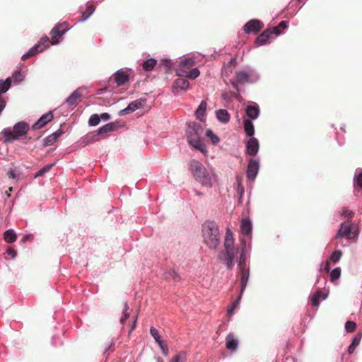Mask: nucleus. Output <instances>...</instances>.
<instances>
[{"instance_id": "f257e3e1", "label": "nucleus", "mask_w": 362, "mask_h": 362, "mask_svg": "<svg viewBox=\"0 0 362 362\" xmlns=\"http://www.w3.org/2000/svg\"><path fill=\"white\" fill-rule=\"evenodd\" d=\"M189 169L196 180L204 187H211L216 180L215 175L211 171H207L197 160H193L189 163Z\"/></svg>"}, {"instance_id": "f03ea898", "label": "nucleus", "mask_w": 362, "mask_h": 362, "mask_svg": "<svg viewBox=\"0 0 362 362\" xmlns=\"http://www.w3.org/2000/svg\"><path fill=\"white\" fill-rule=\"evenodd\" d=\"M204 243L211 249H216L220 243V233L218 226L213 221L204 222L202 228Z\"/></svg>"}, {"instance_id": "7ed1b4c3", "label": "nucleus", "mask_w": 362, "mask_h": 362, "mask_svg": "<svg viewBox=\"0 0 362 362\" xmlns=\"http://www.w3.org/2000/svg\"><path fill=\"white\" fill-rule=\"evenodd\" d=\"M195 64L194 60L192 57H186L182 59L179 66L176 68V74L177 76H184L190 79L197 78L200 72L198 69H191Z\"/></svg>"}, {"instance_id": "20e7f679", "label": "nucleus", "mask_w": 362, "mask_h": 362, "mask_svg": "<svg viewBox=\"0 0 362 362\" xmlns=\"http://www.w3.org/2000/svg\"><path fill=\"white\" fill-rule=\"evenodd\" d=\"M224 248L226 252L225 262L228 268L231 269L233 265L235 250L234 248L233 235L229 228L226 229L224 239Z\"/></svg>"}, {"instance_id": "39448f33", "label": "nucleus", "mask_w": 362, "mask_h": 362, "mask_svg": "<svg viewBox=\"0 0 362 362\" xmlns=\"http://www.w3.org/2000/svg\"><path fill=\"white\" fill-rule=\"evenodd\" d=\"M236 252L240 254V260H239V267L240 269L242 272L241 274V284H242V288L240 291V295H242L244 289L247 286V283L249 279V270L248 269L245 268V262L246 259V253H247V249H246V243L244 240H242L240 244V247H238L236 250Z\"/></svg>"}, {"instance_id": "423d86ee", "label": "nucleus", "mask_w": 362, "mask_h": 362, "mask_svg": "<svg viewBox=\"0 0 362 362\" xmlns=\"http://www.w3.org/2000/svg\"><path fill=\"white\" fill-rule=\"evenodd\" d=\"M259 78V74L257 71L251 68H247L245 70L239 71L236 73L235 81L236 83H255Z\"/></svg>"}, {"instance_id": "0eeeda50", "label": "nucleus", "mask_w": 362, "mask_h": 362, "mask_svg": "<svg viewBox=\"0 0 362 362\" xmlns=\"http://www.w3.org/2000/svg\"><path fill=\"white\" fill-rule=\"evenodd\" d=\"M30 129V125L25 122H19L16 123L13 128L4 129L1 134L2 136H23L26 134Z\"/></svg>"}, {"instance_id": "6e6552de", "label": "nucleus", "mask_w": 362, "mask_h": 362, "mask_svg": "<svg viewBox=\"0 0 362 362\" xmlns=\"http://www.w3.org/2000/svg\"><path fill=\"white\" fill-rule=\"evenodd\" d=\"M357 235L358 233L355 228L350 223L347 222L341 224V228L336 235V238H346L351 240L356 238Z\"/></svg>"}, {"instance_id": "1a4fd4ad", "label": "nucleus", "mask_w": 362, "mask_h": 362, "mask_svg": "<svg viewBox=\"0 0 362 362\" xmlns=\"http://www.w3.org/2000/svg\"><path fill=\"white\" fill-rule=\"evenodd\" d=\"M49 41L47 37H42L39 43L31 47L28 52L22 56L23 59L33 56L38 52H41L49 47Z\"/></svg>"}, {"instance_id": "9d476101", "label": "nucleus", "mask_w": 362, "mask_h": 362, "mask_svg": "<svg viewBox=\"0 0 362 362\" xmlns=\"http://www.w3.org/2000/svg\"><path fill=\"white\" fill-rule=\"evenodd\" d=\"M209 139L206 140V137H189L188 143L189 146L204 154L207 153L206 144Z\"/></svg>"}, {"instance_id": "9b49d317", "label": "nucleus", "mask_w": 362, "mask_h": 362, "mask_svg": "<svg viewBox=\"0 0 362 362\" xmlns=\"http://www.w3.org/2000/svg\"><path fill=\"white\" fill-rule=\"evenodd\" d=\"M146 103V101L144 99L136 100L130 103L126 108L121 110L119 112V115L124 116L136 111V110L143 108L145 106Z\"/></svg>"}, {"instance_id": "f8f14e48", "label": "nucleus", "mask_w": 362, "mask_h": 362, "mask_svg": "<svg viewBox=\"0 0 362 362\" xmlns=\"http://www.w3.org/2000/svg\"><path fill=\"white\" fill-rule=\"evenodd\" d=\"M69 29V28L66 23L60 24L59 25L53 28L51 31V44L53 45H57L59 43V41L56 40V37L58 36L63 35Z\"/></svg>"}, {"instance_id": "ddd939ff", "label": "nucleus", "mask_w": 362, "mask_h": 362, "mask_svg": "<svg viewBox=\"0 0 362 362\" xmlns=\"http://www.w3.org/2000/svg\"><path fill=\"white\" fill-rule=\"evenodd\" d=\"M189 88V83L185 78H180L174 81L173 85V92L175 95H178L180 91H186Z\"/></svg>"}, {"instance_id": "4468645a", "label": "nucleus", "mask_w": 362, "mask_h": 362, "mask_svg": "<svg viewBox=\"0 0 362 362\" xmlns=\"http://www.w3.org/2000/svg\"><path fill=\"white\" fill-rule=\"evenodd\" d=\"M273 33L279 35V33H278V27H274L272 29H267L264 31L259 36L257 37L255 40V43L257 45H264L267 42L269 36Z\"/></svg>"}, {"instance_id": "2eb2a0df", "label": "nucleus", "mask_w": 362, "mask_h": 362, "mask_svg": "<svg viewBox=\"0 0 362 362\" xmlns=\"http://www.w3.org/2000/svg\"><path fill=\"white\" fill-rule=\"evenodd\" d=\"M129 73L128 70L120 69L114 76V80L117 86L124 85L129 81Z\"/></svg>"}, {"instance_id": "dca6fc26", "label": "nucleus", "mask_w": 362, "mask_h": 362, "mask_svg": "<svg viewBox=\"0 0 362 362\" xmlns=\"http://www.w3.org/2000/svg\"><path fill=\"white\" fill-rule=\"evenodd\" d=\"M53 119V115L52 112H49L42 116L32 126L34 130L40 129L46 125L49 122Z\"/></svg>"}, {"instance_id": "f3484780", "label": "nucleus", "mask_w": 362, "mask_h": 362, "mask_svg": "<svg viewBox=\"0 0 362 362\" xmlns=\"http://www.w3.org/2000/svg\"><path fill=\"white\" fill-rule=\"evenodd\" d=\"M263 27V24L258 20H251L248 21L244 26V31L246 33L252 32H257Z\"/></svg>"}, {"instance_id": "a211bd4d", "label": "nucleus", "mask_w": 362, "mask_h": 362, "mask_svg": "<svg viewBox=\"0 0 362 362\" xmlns=\"http://www.w3.org/2000/svg\"><path fill=\"white\" fill-rule=\"evenodd\" d=\"M204 130L200 124L189 122L187 128V132L189 136H201Z\"/></svg>"}, {"instance_id": "6ab92c4d", "label": "nucleus", "mask_w": 362, "mask_h": 362, "mask_svg": "<svg viewBox=\"0 0 362 362\" xmlns=\"http://www.w3.org/2000/svg\"><path fill=\"white\" fill-rule=\"evenodd\" d=\"M259 163L255 160H250L248 162L247 169V176L248 178L255 179L257 176V173L259 171Z\"/></svg>"}, {"instance_id": "aec40b11", "label": "nucleus", "mask_w": 362, "mask_h": 362, "mask_svg": "<svg viewBox=\"0 0 362 362\" xmlns=\"http://www.w3.org/2000/svg\"><path fill=\"white\" fill-rule=\"evenodd\" d=\"M206 107L207 103L205 100H202L197 109L195 111V117L200 122H204L206 116Z\"/></svg>"}, {"instance_id": "412c9836", "label": "nucleus", "mask_w": 362, "mask_h": 362, "mask_svg": "<svg viewBox=\"0 0 362 362\" xmlns=\"http://www.w3.org/2000/svg\"><path fill=\"white\" fill-rule=\"evenodd\" d=\"M247 153L250 156H255L259 150L258 141L255 138H250L246 144Z\"/></svg>"}, {"instance_id": "4be33fe9", "label": "nucleus", "mask_w": 362, "mask_h": 362, "mask_svg": "<svg viewBox=\"0 0 362 362\" xmlns=\"http://www.w3.org/2000/svg\"><path fill=\"white\" fill-rule=\"evenodd\" d=\"M245 111L247 115L252 119L257 118L259 114V107L255 103L248 105L246 107Z\"/></svg>"}, {"instance_id": "5701e85b", "label": "nucleus", "mask_w": 362, "mask_h": 362, "mask_svg": "<svg viewBox=\"0 0 362 362\" xmlns=\"http://www.w3.org/2000/svg\"><path fill=\"white\" fill-rule=\"evenodd\" d=\"M238 341L234 335L229 334L226 338V346L228 349L235 351L237 349Z\"/></svg>"}, {"instance_id": "b1692460", "label": "nucleus", "mask_w": 362, "mask_h": 362, "mask_svg": "<svg viewBox=\"0 0 362 362\" xmlns=\"http://www.w3.org/2000/svg\"><path fill=\"white\" fill-rule=\"evenodd\" d=\"M217 119L222 123H227L230 120V115L226 110L219 109L216 111Z\"/></svg>"}, {"instance_id": "393cba45", "label": "nucleus", "mask_w": 362, "mask_h": 362, "mask_svg": "<svg viewBox=\"0 0 362 362\" xmlns=\"http://www.w3.org/2000/svg\"><path fill=\"white\" fill-rule=\"evenodd\" d=\"M240 230L243 234H249L252 230L251 221L247 218H243L240 224Z\"/></svg>"}, {"instance_id": "a878e982", "label": "nucleus", "mask_w": 362, "mask_h": 362, "mask_svg": "<svg viewBox=\"0 0 362 362\" xmlns=\"http://www.w3.org/2000/svg\"><path fill=\"white\" fill-rule=\"evenodd\" d=\"M81 96V93L80 89H77L74 90L66 99V103L69 105H74L78 99Z\"/></svg>"}, {"instance_id": "bb28decb", "label": "nucleus", "mask_w": 362, "mask_h": 362, "mask_svg": "<svg viewBox=\"0 0 362 362\" xmlns=\"http://www.w3.org/2000/svg\"><path fill=\"white\" fill-rule=\"evenodd\" d=\"M4 240L8 243H11L16 240V233L13 230L9 229L5 231Z\"/></svg>"}, {"instance_id": "cd10ccee", "label": "nucleus", "mask_w": 362, "mask_h": 362, "mask_svg": "<svg viewBox=\"0 0 362 362\" xmlns=\"http://www.w3.org/2000/svg\"><path fill=\"white\" fill-rule=\"evenodd\" d=\"M244 129L247 136H253L255 133L254 126L251 121L249 119H245L244 121Z\"/></svg>"}, {"instance_id": "c85d7f7f", "label": "nucleus", "mask_w": 362, "mask_h": 362, "mask_svg": "<svg viewBox=\"0 0 362 362\" xmlns=\"http://www.w3.org/2000/svg\"><path fill=\"white\" fill-rule=\"evenodd\" d=\"M117 128V125L113 122L106 124L99 129L100 134L108 133L113 132Z\"/></svg>"}, {"instance_id": "c756f323", "label": "nucleus", "mask_w": 362, "mask_h": 362, "mask_svg": "<svg viewBox=\"0 0 362 362\" xmlns=\"http://www.w3.org/2000/svg\"><path fill=\"white\" fill-rule=\"evenodd\" d=\"M157 62L155 59L151 58L145 61L143 64V69L146 71L152 70L156 66Z\"/></svg>"}, {"instance_id": "7c9ffc66", "label": "nucleus", "mask_w": 362, "mask_h": 362, "mask_svg": "<svg viewBox=\"0 0 362 362\" xmlns=\"http://www.w3.org/2000/svg\"><path fill=\"white\" fill-rule=\"evenodd\" d=\"M320 298H322V299H325L327 298V295L322 293L320 291H318L312 297L311 300H312V303L314 306L319 305Z\"/></svg>"}, {"instance_id": "2f4dec72", "label": "nucleus", "mask_w": 362, "mask_h": 362, "mask_svg": "<svg viewBox=\"0 0 362 362\" xmlns=\"http://www.w3.org/2000/svg\"><path fill=\"white\" fill-rule=\"evenodd\" d=\"M11 86V79L8 78L6 80H0V94L6 93Z\"/></svg>"}, {"instance_id": "473e14b6", "label": "nucleus", "mask_w": 362, "mask_h": 362, "mask_svg": "<svg viewBox=\"0 0 362 362\" xmlns=\"http://www.w3.org/2000/svg\"><path fill=\"white\" fill-rule=\"evenodd\" d=\"M186 354L185 352H180L174 356L169 362H185Z\"/></svg>"}, {"instance_id": "72a5a7b5", "label": "nucleus", "mask_w": 362, "mask_h": 362, "mask_svg": "<svg viewBox=\"0 0 362 362\" xmlns=\"http://www.w3.org/2000/svg\"><path fill=\"white\" fill-rule=\"evenodd\" d=\"M100 119L98 114L92 115L88 119V124L90 126H96L100 123Z\"/></svg>"}, {"instance_id": "f704fd0d", "label": "nucleus", "mask_w": 362, "mask_h": 362, "mask_svg": "<svg viewBox=\"0 0 362 362\" xmlns=\"http://www.w3.org/2000/svg\"><path fill=\"white\" fill-rule=\"evenodd\" d=\"M341 269L340 268H336L333 269L330 274V278L332 281H334L340 277Z\"/></svg>"}, {"instance_id": "c9c22d12", "label": "nucleus", "mask_w": 362, "mask_h": 362, "mask_svg": "<svg viewBox=\"0 0 362 362\" xmlns=\"http://www.w3.org/2000/svg\"><path fill=\"white\" fill-rule=\"evenodd\" d=\"M53 166V164H51V165H47L44 168H42V169H40L35 175V177H40V176H42L43 175H45L46 173H47L48 171H49V170L52 168V167Z\"/></svg>"}, {"instance_id": "e433bc0d", "label": "nucleus", "mask_w": 362, "mask_h": 362, "mask_svg": "<svg viewBox=\"0 0 362 362\" xmlns=\"http://www.w3.org/2000/svg\"><path fill=\"white\" fill-rule=\"evenodd\" d=\"M25 75L21 71H15L12 76L13 79L18 83L22 81Z\"/></svg>"}, {"instance_id": "4c0bfd02", "label": "nucleus", "mask_w": 362, "mask_h": 362, "mask_svg": "<svg viewBox=\"0 0 362 362\" xmlns=\"http://www.w3.org/2000/svg\"><path fill=\"white\" fill-rule=\"evenodd\" d=\"M241 295L240 294L239 298L233 303V305L228 308L227 313L228 315L231 316L233 314V311L235 308L238 305Z\"/></svg>"}, {"instance_id": "58836bf2", "label": "nucleus", "mask_w": 362, "mask_h": 362, "mask_svg": "<svg viewBox=\"0 0 362 362\" xmlns=\"http://www.w3.org/2000/svg\"><path fill=\"white\" fill-rule=\"evenodd\" d=\"M95 11V8L92 4H89L86 7V12L88 13L87 16H84V13L83 14V18L81 19L82 21H86Z\"/></svg>"}, {"instance_id": "ea45409f", "label": "nucleus", "mask_w": 362, "mask_h": 362, "mask_svg": "<svg viewBox=\"0 0 362 362\" xmlns=\"http://www.w3.org/2000/svg\"><path fill=\"white\" fill-rule=\"evenodd\" d=\"M341 252L339 251V250H337V251H334L332 255H331L330 257V259L333 262H337L341 257Z\"/></svg>"}, {"instance_id": "a19ab883", "label": "nucleus", "mask_w": 362, "mask_h": 362, "mask_svg": "<svg viewBox=\"0 0 362 362\" xmlns=\"http://www.w3.org/2000/svg\"><path fill=\"white\" fill-rule=\"evenodd\" d=\"M157 343H158V346H160L163 354L165 356H167L168 354V346H167V344H165V342L163 340H160V341H158Z\"/></svg>"}, {"instance_id": "79ce46f5", "label": "nucleus", "mask_w": 362, "mask_h": 362, "mask_svg": "<svg viewBox=\"0 0 362 362\" xmlns=\"http://www.w3.org/2000/svg\"><path fill=\"white\" fill-rule=\"evenodd\" d=\"M356 324L352 321H348L345 325V328L347 332H352L355 330Z\"/></svg>"}, {"instance_id": "37998d69", "label": "nucleus", "mask_w": 362, "mask_h": 362, "mask_svg": "<svg viewBox=\"0 0 362 362\" xmlns=\"http://www.w3.org/2000/svg\"><path fill=\"white\" fill-rule=\"evenodd\" d=\"M150 332L151 336L154 338L156 342L162 340L159 335L158 331L156 328L151 327L150 329Z\"/></svg>"}, {"instance_id": "c03bdc74", "label": "nucleus", "mask_w": 362, "mask_h": 362, "mask_svg": "<svg viewBox=\"0 0 362 362\" xmlns=\"http://www.w3.org/2000/svg\"><path fill=\"white\" fill-rule=\"evenodd\" d=\"M354 180L356 185L362 189V172L356 173Z\"/></svg>"}, {"instance_id": "a18cd8bd", "label": "nucleus", "mask_w": 362, "mask_h": 362, "mask_svg": "<svg viewBox=\"0 0 362 362\" xmlns=\"http://www.w3.org/2000/svg\"><path fill=\"white\" fill-rule=\"evenodd\" d=\"M128 305L127 304L124 305V309L123 312V316L122 317L120 322L122 324H124L127 319L129 317V313L127 312Z\"/></svg>"}, {"instance_id": "49530a36", "label": "nucleus", "mask_w": 362, "mask_h": 362, "mask_svg": "<svg viewBox=\"0 0 362 362\" xmlns=\"http://www.w3.org/2000/svg\"><path fill=\"white\" fill-rule=\"evenodd\" d=\"M8 175L9 178H11V179H18L19 177V174L15 170H10L8 172Z\"/></svg>"}, {"instance_id": "de8ad7c7", "label": "nucleus", "mask_w": 362, "mask_h": 362, "mask_svg": "<svg viewBox=\"0 0 362 362\" xmlns=\"http://www.w3.org/2000/svg\"><path fill=\"white\" fill-rule=\"evenodd\" d=\"M361 339V334H358L353 339V341H352L351 344L357 346L359 344Z\"/></svg>"}, {"instance_id": "09e8293b", "label": "nucleus", "mask_w": 362, "mask_h": 362, "mask_svg": "<svg viewBox=\"0 0 362 362\" xmlns=\"http://www.w3.org/2000/svg\"><path fill=\"white\" fill-rule=\"evenodd\" d=\"M207 139H209L208 143L211 141L214 145L217 144L220 141L219 137H206V140Z\"/></svg>"}, {"instance_id": "8fccbe9b", "label": "nucleus", "mask_w": 362, "mask_h": 362, "mask_svg": "<svg viewBox=\"0 0 362 362\" xmlns=\"http://www.w3.org/2000/svg\"><path fill=\"white\" fill-rule=\"evenodd\" d=\"M99 117L100 120L102 119L103 121H107L110 119V115L107 112L102 113Z\"/></svg>"}, {"instance_id": "3c124183", "label": "nucleus", "mask_w": 362, "mask_h": 362, "mask_svg": "<svg viewBox=\"0 0 362 362\" xmlns=\"http://www.w3.org/2000/svg\"><path fill=\"white\" fill-rule=\"evenodd\" d=\"M6 252L8 255L11 256L12 258H15L17 255L16 251L11 247L7 250Z\"/></svg>"}, {"instance_id": "603ef678", "label": "nucleus", "mask_w": 362, "mask_h": 362, "mask_svg": "<svg viewBox=\"0 0 362 362\" xmlns=\"http://www.w3.org/2000/svg\"><path fill=\"white\" fill-rule=\"evenodd\" d=\"M6 106L5 100L0 97V113L4 110Z\"/></svg>"}, {"instance_id": "864d4df0", "label": "nucleus", "mask_w": 362, "mask_h": 362, "mask_svg": "<svg viewBox=\"0 0 362 362\" xmlns=\"http://www.w3.org/2000/svg\"><path fill=\"white\" fill-rule=\"evenodd\" d=\"M277 27H278V33H279V34H280L281 32L279 31V28L285 29V28H286L287 25H286V23L285 21H281Z\"/></svg>"}, {"instance_id": "5fc2aeb1", "label": "nucleus", "mask_w": 362, "mask_h": 362, "mask_svg": "<svg viewBox=\"0 0 362 362\" xmlns=\"http://www.w3.org/2000/svg\"><path fill=\"white\" fill-rule=\"evenodd\" d=\"M32 239V235H25L23 238H22V242L23 243H25L26 242L27 240H31Z\"/></svg>"}, {"instance_id": "6e6d98bb", "label": "nucleus", "mask_w": 362, "mask_h": 362, "mask_svg": "<svg viewBox=\"0 0 362 362\" xmlns=\"http://www.w3.org/2000/svg\"><path fill=\"white\" fill-rule=\"evenodd\" d=\"M356 346L354 345V344H351L349 346V349H348V351L351 354L354 352V349H356Z\"/></svg>"}, {"instance_id": "4d7b16f0", "label": "nucleus", "mask_w": 362, "mask_h": 362, "mask_svg": "<svg viewBox=\"0 0 362 362\" xmlns=\"http://www.w3.org/2000/svg\"><path fill=\"white\" fill-rule=\"evenodd\" d=\"M205 136H214L212 133V131L210 129L206 130Z\"/></svg>"}, {"instance_id": "13d9d810", "label": "nucleus", "mask_w": 362, "mask_h": 362, "mask_svg": "<svg viewBox=\"0 0 362 362\" xmlns=\"http://www.w3.org/2000/svg\"><path fill=\"white\" fill-rule=\"evenodd\" d=\"M351 214H352V212H351V211H346L344 212V215H345L346 216H351Z\"/></svg>"}, {"instance_id": "bf43d9fd", "label": "nucleus", "mask_w": 362, "mask_h": 362, "mask_svg": "<svg viewBox=\"0 0 362 362\" xmlns=\"http://www.w3.org/2000/svg\"><path fill=\"white\" fill-rule=\"evenodd\" d=\"M136 322V319L134 320V322L132 324V327L131 331H132L135 328Z\"/></svg>"}, {"instance_id": "052dcab7", "label": "nucleus", "mask_w": 362, "mask_h": 362, "mask_svg": "<svg viewBox=\"0 0 362 362\" xmlns=\"http://www.w3.org/2000/svg\"><path fill=\"white\" fill-rule=\"evenodd\" d=\"M325 270H327V272L329 270V262H327L326 263V265H325Z\"/></svg>"}, {"instance_id": "680f3d73", "label": "nucleus", "mask_w": 362, "mask_h": 362, "mask_svg": "<svg viewBox=\"0 0 362 362\" xmlns=\"http://www.w3.org/2000/svg\"><path fill=\"white\" fill-rule=\"evenodd\" d=\"M157 362H164V361L162 358H157Z\"/></svg>"}, {"instance_id": "e2e57ef3", "label": "nucleus", "mask_w": 362, "mask_h": 362, "mask_svg": "<svg viewBox=\"0 0 362 362\" xmlns=\"http://www.w3.org/2000/svg\"><path fill=\"white\" fill-rule=\"evenodd\" d=\"M50 136H58V135H57V132H54V133H52Z\"/></svg>"}, {"instance_id": "0e129e2a", "label": "nucleus", "mask_w": 362, "mask_h": 362, "mask_svg": "<svg viewBox=\"0 0 362 362\" xmlns=\"http://www.w3.org/2000/svg\"><path fill=\"white\" fill-rule=\"evenodd\" d=\"M52 138V140H55L56 137H51Z\"/></svg>"}, {"instance_id": "69168bd1", "label": "nucleus", "mask_w": 362, "mask_h": 362, "mask_svg": "<svg viewBox=\"0 0 362 362\" xmlns=\"http://www.w3.org/2000/svg\"><path fill=\"white\" fill-rule=\"evenodd\" d=\"M9 139H14L15 137L14 136H12V137H8Z\"/></svg>"}]
</instances>
